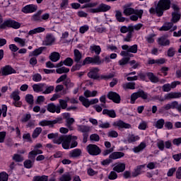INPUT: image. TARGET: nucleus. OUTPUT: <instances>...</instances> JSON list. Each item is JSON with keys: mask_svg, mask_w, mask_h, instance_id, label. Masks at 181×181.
Wrapping results in <instances>:
<instances>
[{"mask_svg": "<svg viewBox=\"0 0 181 181\" xmlns=\"http://www.w3.org/2000/svg\"><path fill=\"white\" fill-rule=\"evenodd\" d=\"M123 13L126 16H130V21L136 22L138 19L142 18V15H144V10L134 9L131 7H124Z\"/></svg>", "mask_w": 181, "mask_h": 181, "instance_id": "nucleus-1", "label": "nucleus"}, {"mask_svg": "<svg viewBox=\"0 0 181 181\" xmlns=\"http://www.w3.org/2000/svg\"><path fill=\"white\" fill-rule=\"evenodd\" d=\"M170 0H159L157 4V16H163V12L170 9Z\"/></svg>", "mask_w": 181, "mask_h": 181, "instance_id": "nucleus-2", "label": "nucleus"}, {"mask_svg": "<svg viewBox=\"0 0 181 181\" xmlns=\"http://www.w3.org/2000/svg\"><path fill=\"white\" fill-rule=\"evenodd\" d=\"M124 156H125V153L123 152H113L109 156V159H105L101 162V165L108 166L111 163V159L115 160L116 159H121V158H124Z\"/></svg>", "mask_w": 181, "mask_h": 181, "instance_id": "nucleus-3", "label": "nucleus"}, {"mask_svg": "<svg viewBox=\"0 0 181 181\" xmlns=\"http://www.w3.org/2000/svg\"><path fill=\"white\" fill-rule=\"evenodd\" d=\"M6 28H12L13 29H19L21 23L15 20H6L0 25V29H6Z\"/></svg>", "mask_w": 181, "mask_h": 181, "instance_id": "nucleus-4", "label": "nucleus"}, {"mask_svg": "<svg viewBox=\"0 0 181 181\" xmlns=\"http://www.w3.org/2000/svg\"><path fill=\"white\" fill-rule=\"evenodd\" d=\"M138 98H142V100H148V93L144 91V90H139V91L134 93L131 95L130 103L131 104H135V101Z\"/></svg>", "mask_w": 181, "mask_h": 181, "instance_id": "nucleus-5", "label": "nucleus"}, {"mask_svg": "<svg viewBox=\"0 0 181 181\" xmlns=\"http://www.w3.org/2000/svg\"><path fill=\"white\" fill-rule=\"evenodd\" d=\"M39 148H42V144H37L34 146V149L28 153V159H30L33 162H35L36 156H37V155H42V153H43V151L39 149Z\"/></svg>", "mask_w": 181, "mask_h": 181, "instance_id": "nucleus-6", "label": "nucleus"}, {"mask_svg": "<svg viewBox=\"0 0 181 181\" xmlns=\"http://www.w3.org/2000/svg\"><path fill=\"white\" fill-rule=\"evenodd\" d=\"M63 121V118L59 117L54 120H42L39 122L40 127H49V128H53L55 124H59Z\"/></svg>", "mask_w": 181, "mask_h": 181, "instance_id": "nucleus-7", "label": "nucleus"}, {"mask_svg": "<svg viewBox=\"0 0 181 181\" xmlns=\"http://www.w3.org/2000/svg\"><path fill=\"white\" fill-rule=\"evenodd\" d=\"M86 151L92 156H98L101 153V148L95 144H89L86 146Z\"/></svg>", "mask_w": 181, "mask_h": 181, "instance_id": "nucleus-8", "label": "nucleus"}, {"mask_svg": "<svg viewBox=\"0 0 181 181\" xmlns=\"http://www.w3.org/2000/svg\"><path fill=\"white\" fill-rule=\"evenodd\" d=\"M111 9V6L105 4H100L96 8H90L89 12L90 13H98L100 12H108Z\"/></svg>", "mask_w": 181, "mask_h": 181, "instance_id": "nucleus-9", "label": "nucleus"}, {"mask_svg": "<svg viewBox=\"0 0 181 181\" xmlns=\"http://www.w3.org/2000/svg\"><path fill=\"white\" fill-rule=\"evenodd\" d=\"M71 139H77V136L71 135H64L62 141V148L64 149H70V144H71Z\"/></svg>", "mask_w": 181, "mask_h": 181, "instance_id": "nucleus-10", "label": "nucleus"}, {"mask_svg": "<svg viewBox=\"0 0 181 181\" xmlns=\"http://www.w3.org/2000/svg\"><path fill=\"white\" fill-rule=\"evenodd\" d=\"M112 125L115 128H118V129L119 131H121V129H129V128H131V124H129L128 123H125L122 120L116 121V122H113Z\"/></svg>", "mask_w": 181, "mask_h": 181, "instance_id": "nucleus-11", "label": "nucleus"}, {"mask_svg": "<svg viewBox=\"0 0 181 181\" xmlns=\"http://www.w3.org/2000/svg\"><path fill=\"white\" fill-rule=\"evenodd\" d=\"M54 42H56V37L52 33H48L46 35V37L43 41L44 46H52L54 45Z\"/></svg>", "mask_w": 181, "mask_h": 181, "instance_id": "nucleus-12", "label": "nucleus"}, {"mask_svg": "<svg viewBox=\"0 0 181 181\" xmlns=\"http://www.w3.org/2000/svg\"><path fill=\"white\" fill-rule=\"evenodd\" d=\"M107 98H109V100H112V101L116 104H119V103H121V96L115 92H109L107 94Z\"/></svg>", "mask_w": 181, "mask_h": 181, "instance_id": "nucleus-13", "label": "nucleus"}, {"mask_svg": "<svg viewBox=\"0 0 181 181\" xmlns=\"http://www.w3.org/2000/svg\"><path fill=\"white\" fill-rule=\"evenodd\" d=\"M36 11H37V6L35 4H29L22 8L23 13H33V12H36Z\"/></svg>", "mask_w": 181, "mask_h": 181, "instance_id": "nucleus-14", "label": "nucleus"}, {"mask_svg": "<svg viewBox=\"0 0 181 181\" xmlns=\"http://www.w3.org/2000/svg\"><path fill=\"white\" fill-rule=\"evenodd\" d=\"M47 110L49 111V112H52V114H54V112L57 114H60V107H59L58 105H56L53 103H49L47 105Z\"/></svg>", "mask_w": 181, "mask_h": 181, "instance_id": "nucleus-15", "label": "nucleus"}, {"mask_svg": "<svg viewBox=\"0 0 181 181\" xmlns=\"http://www.w3.org/2000/svg\"><path fill=\"white\" fill-rule=\"evenodd\" d=\"M98 71H100V69L98 68L91 69L88 73V77H89V78H93V80H98L100 78Z\"/></svg>", "mask_w": 181, "mask_h": 181, "instance_id": "nucleus-16", "label": "nucleus"}, {"mask_svg": "<svg viewBox=\"0 0 181 181\" xmlns=\"http://www.w3.org/2000/svg\"><path fill=\"white\" fill-rule=\"evenodd\" d=\"M83 153V151L80 148H75L69 151V156L72 159H78Z\"/></svg>", "mask_w": 181, "mask_h": 181, "instance_id": "nucleus-17", "label": "nucleus"}, {"mask_svg": "<svg viewBox=\"0 0 181 181\" xmlns=\"http://www.w3.org/2000/svg\"><path fill=\"white\" fill-rule=\"evenodd\" d=\"M122 50H127L129 53H138V45H134L132 46L124 45L122 46Z\"/></svg>", "mask_w": 181, "mask_h": 181, "instance_id": "nucleus-18", "label": "nucleus"}, {"mask_svg": "<svg viewBox=\"0 0 181 181\" xmlns=\"http://www.w3.org/2000/svg\"><path fill=\"white\" fill-rule=\"evenodd\" d=\"M70 101V98L66 97V100L59 99V112H62V110H67L68 103Z\"/></svg>", "mask_w": 181, "mask_h": 181, "instance_id": "nucleus-19", "label": "nucleus"}, {"mask_svg": "<svg viewBox=\"0 0 181 181\" xmlns=\"http://www.w3.org/2000/svg\"><path fill=\"white\" fill-rule=\"evenodd\" d=\"M13 71H15V70H13L11 66L7 65L3 68H1V71H0V74H1V76H9V74H12V73H13Z\"/></svg>", "mask_w": 181, "mask_h": 181, "instance_id": "nucleus-20", "label": "nucleus"}, {"mask_svg": "<svg viewBox=\"0 0 181 181\" xmlns=\"http://www.w3.org/2000/svg\"><path fill=\"white\" fill-rule=\"evenodd\" d=\"M180 92H171L165 95V100H173L175 98H180Z\"/></svg>", "mask_w": 181, "mask_h": 181, "instance_id": "nucleus-21", "label": "nucleus"}, {"mask_svg": "<svg viewBox=\"0 0 181 181\" xmlns=\"http://www.w3.org/2000/svg\"><path fill=\"white\" fill-rule=\"evenodd\" d=\"M46 49L45 47H40L37 49H35L34 51L29 53V57H37L40 54H42L43 53V50Z\"/></svg>", "mask_w": 181, "mask_h": 181, "instance_id": "nucleus-22", "label": "nucleus"}, {"mask_svg": "<svg viewBox=\"0 0 181 181\" xmlns=\"http://www.w3.org/2000/svg\"><path fill=\"white\" fill-rule=\"evenodd\" d=\"M81 59H83V54H81L78 49H74V62H75V63H81Z\"/></svg>", "mask_w": 181, "mask_h": 181, "instance_id": "nucleus-23", "label": "nucleus"}, {"mask_svg": "<svg viewBox=\"0 0 181 181\" xmlns=\"http://www.w3.org/2000/svg\"><path fill=\"white\" fill-rule=\"evenodd\" d=\"M171 22L173 23H177L180 21L181 13L180 11H173L172 13Z\"/></svg>", "mask_w": 181, "mask_h": 181, "instance_id": "nucleus-24", "label": "nucleus"}, {"mask_svg": "<svg viewBox=\"0 0 181 181\" xmlns=\"http://www.w3.org/2000/svg\"><path fill=\"white\" fill-rule=\"evenodd\" d=\"M33 90L35 93H43L45 91V83L33 85Z\"/></svg>", "mask_w": 181, "mask_h": 181, "instance_id": "nucleus-25", "label": "nucleus"}, {"mask_svg": "<svg viewBox=\"0 0 181 181\" xmlns=\"http://www.w3.org/2000/svg\"><path fill=\"white\" fill-rule=\"evenodd\" d=\"M173 28V22H165L161 28H159V30L160 31H164V32H168V30H170Z\"/></svg>", "mask_w": 181, "mask_h": 181, "instance_id": "nucleus-26", "label": "nucleus"}, {"mask_svg": "<svg viewBox=\"0 0 181 181\" xmlns=\"http://www.w3.org/2000/svg\"><path fill=\"white\" fill-rule=\"evenodd\" d=\"M103 115H107L110 118H115L117 117V113H115V110H114L104 109L103 110Z\"/></svg>", "mask_w": 181, "mask_h": 181, "instance_id": "nucleus-27", "label": "nucleus"}, {"mask_svg": "<svg viewBox=\"0 0 181 181\" xmlns=\"http://www.w3.org/2000/svg\"><path fill=\"white\" fill-rule=\"evenodd\" d=\"M139 140V136H136L134 134H129L127 137V140H124L125 144H132L134 142H136V141Z\"/></svg>", "mask_w": 181, "mask_h": 181, "instance_id": "nucleus-28", "label": "nucleus"}, {"mask_svg": "<svg viewBox=\"0 0 181 181\" xmlns=\"http://www.w3.org/2000/svg\"><path fill=\"white\" fill-rule=\"evenodd\" d=\"M146 76L151 83H159V78L156 76L155 74H153V73L148 72L146 74Z\"/></svg>", "mask_w": 181, "mask_h": 181, "instance_id": "nucleus-29", "label": "nucleus"}, {"mask_svg": "<svg viewBox=\"0 0 181 181\" xmlns=\"http://www.w3.org/2000/svg\"><path fill=\"white\" fill-rule=\"evenodd\" d=\"M146 148V144L145 142H141L138 146H136L133 148V151L134 153H139V152H142L144 149Z\"/></svg>", "mask_w": 181, "mask_h": 181, "instance_id": "nucleus-30", "label": "nucleus"}, {"mask_svg": "<svg viewBox=\"0 0 181 181\" xmlns=\"http://www.w3.org/2000/svg\"><path fill=\"white\" fill-rule=\"evenodd\" d=\"M91 53H95L96 56H98L101 53V47L100 45H93L90 47Z\"/></svg>", "mask_w": 181, "mask_h": 181, "instance_id": "nucleus-31", "label": "nucleus"}, {"mask_svg": "<svg viewBox=\"0 0 181 181\" xmlns=\"http://www.w3.org/2000/svg\"><path fill=\"white\" fill-rule=\"evenodd\" d=\"M113 170L115 172H117V173H121V172H124L125 170V163H119L117 164L114 168Z\"/></svg>", "mask_w": 181, "mask_h": 181, "instance_id": "nucleus-32", "label": "nucleus"}, {"mask_svg": "<svg viewBox=\"0 0 181 181\" xmlns=\"http://www.w3.org/2000/svg\"><path fill=\"white\" fill-rule=\"evenodd\" d=\"M45 30H46L45 28L38 27V28H34L33 30H30L28 33V35L32 36L33 35H36V33H42V32H45Z\"/></svg>", "mask_w": 181, "mask_h": 181, "instance_id": "nucleus-33", "label": "nucleus"}, {"mask_svg": "<svg viewBox=\"0 0 181 181\" xmlns=\"http://www.w3.org/2000/svg\"><path fill=\"white\" fill-rule=\"evenodd\" d=\"M158 43L160 45V46H169L170 45V40L161 37L158 38Z\"/></svg>", "mask_w": 181, "mask_h": 181, "instance_id": "nucleus-34", "label": "nucleus"}, {"mask_svg": "<svg viewBox=\"0 0 181 181\" xmlns=\"http://www.w3.org/2000/svg\"><path fill=\"white\" fill-rule=\"evenodd\" d=\"M49 59L51 62L56 63V62H59V60H60V54H59V52H54L49 55Z\"/></svg>", "mask_w": 181, "mask_h": 181, "instance_id": "nucleus-35", "label": "nucleus"}, {"mask_svg": "<svg viewBox=\"0 0 181 181\" xmlns=\"http://www.w3.org/2000/svg\"><path fill=\"white\" fill-rule=\"evenodd\" d=\"M161 111H169V110H175V101L168 103L161 107Z\"/></svg>", "mask_w": 181, "mask_h": 181, "instance_id": "nucleus-36", "label": "nucleus"}, {"mask_svg": "<svg viewBox=\"0 0 181 181\" xmlns=\"http://www.w3.org/2000/svg\"><path fill=\"white\" fill-rule=\"evenodd\" d=\"M124 90H135V82H128L122 85Z\"/></svg>", "mask_w": 181, "mask_h": 181, "instance_id": "nucleus-37", "label": "nucleus"}, {"mask_svg": "<svg viewBox=\"0 0 181 181\" xmlns=\"http://www.w3.org/2000/svg\"><path fill=\"white\" fill-rule=\"evenodd\" d=\"M52 91H54V86H47L45 83L44 90L42 94H50Z\"/></svg>", "mask_w": 181, "mask_h": 181, "instance_id": "nucleus-38", "label": "nucleus"}, {"mask_svg": "<svg viewBox=\"0 0 181 181\" xmlns=\"http://www.w3.org/2000/svg\"><path fill=\"white\" fill-rule=\"evenodd\" d=\"M121 33H127V32H134V25H129L128 27L124 25L120 28Z\"/></svg>", "mask_w": 181, "mask_h": 181, "instance_id": "nucleus-39", "label": "nucleus"}, {"mask_svg": "<svg viewBox=\"0 0 181 181\" xmlns=\"http://www.w3.org/2000/svg\"><path fill=\"white\" fill-rule=\"evenodd\" d=\"M79 101H81V103H82V105L84 107H86V108H88V107H90V100L86 98L84 96H80Z\"/></svg>", "mask_w": 181, "mask_h": 181, "instance_id": "nucleus-40", "label": "nucleus"}, {"mask_svg": "<svg viewBox=\"0 0 181 181\" xmlns=\"http://www.w3.org/2000/svg\"><path fill=\"white\" fill-rule=\"evenodd\" d=\"M49 180V176L47 175H36L33 178V181H47Z\"/></svg>", "mask_w": 181, "mask_h": 181, "instance_id": "nucleus-41", "label": "nucleus"}, {"mask_svg": "<svg viewBox=\"0 0 181 181\" xmlns=\"http://www.w3.org/2000/svg\"><path fill=\"white\" fill-rule=\"evenodd\" d=\"M99 128H102L103 129H107L108 128H111V124L110 122H103L102 120L98 121Z\"/></svg>", "mask_w": 181, "mask_h": 181, "instance_id": "nucleus-42", "label": "nucleus"}, {"mask_svg": "<svg viewBox=\"0 0 181 181\" xmlns=\"http://www.w3.org/2000/svg\"><path fill=\"white\" fill-rule=\"evenodd\" d=\"M11 98H13V101H19L21 96H19V90H14L10 95Z\"/></svg>", "mask_w": 181, "mask_h": 181, "instance_id": "nucleus-43", "label": "nucleus"}, {"mask_svg": "<svg viewBox=\"0 0 181 181\" xmlns=\"http://www.w3.org/2000/svg\"><path fill=\"white\" fill-rule=\"evenodd\" d=\"M97 90L90 91L89 90H85L83 95L86 97V98H88L90 97H95L97 95Z\"/></svg>", "mask_w": 181, "mask_h": 181, "instance_id": "nucleus-44", "label": "nucleus"}, {"mask_svg": "<svg viewBox=\"0 0 181 181\" xmlns=\"http://www.w3.org/2000/svg\"><path fill=\"white\" fill-rule=\"evenodd\" d=\"M115 74L114 73H110L106 75H100L99 76V80H110V78H113Z\"/></svg>", "mask_w": 181, "mask_h": 181, "instance_id": "nucleus-45", "label": "nucleus"}, {"mask_svg": "<svg viewBox=\"0 0 181 181\" xmlns=\"http://www.w3.org/2000/svg\"><path fill=\"white\" fill-rule=\"evenodd\" d=\"M165 125V119H158L156 124H155V127L156 128H157L158 129H162V128H163V126Z\"/></svg>", "mask_w": 181, "mask_h": 181, "instance_id": "nucleus-46", "label": "nucleus"}, {"mask_svg": "<svg viewBox=\"0 0 181 181\" xmlns=\"http://www.w3.org/2000/svg\"><path fill=\"white\" fill-rule=\"evenodd\" d=\"M25 100L28 104L30 105H33L34 99H33V95L32 94H27L25 97Z\"/></svg>", "mask_w": 181, "mask_h": 181, "instance_id": "nucleus-47", "label": "nucleus"}, {"mask_svg": "<svg viewBox=\"0 0 181 181\" xmlns=\"http://www.w3.org/2000/svg\"><path fill=\"white\" fill-rule=\"evenodd\" d=\"M74 122H76V120L74 119V118L69 117L66 120V127H67L68 128H69V129L71 130V128H72L71 125H73Z\"/></svg>", "mask_w": 181, "mask_h": 181, "instance_id": "nucleus-48", "label": "nucleus"}, {"mask_svg": "<svg viewBox=\"0 0 181 181\" xmlns=\"http://www.w3.org/2000/svg\"><path fill=\"white\" fill-rule=\"evenodd\" d=\"M78 131L79 132H90V127L86 125H79L78 126Z\"/></svg>", "mask_w": 181, "mask_h": 181, "instance_id": "nucleus-49", "label": "nucleus"}, {"mask_svg": "<svg viewBox=\"0 0 181 181\" xmlns=\"http://www.w3.org/2000/svg\"><path fill=\"white\" fill-rule=\"evenodd\" d=\"M115 16L118 22H125V17H122V13L121 11H116Z\"/></svg>", "mask_w": 181, "mask_h": 181, "instance_id": "nucleus-50", "label": "nucleus"}, {"mask_svg": "<svg viewBox=\"0 0 181 181\" xmlns=\"http://www.w3.org/2000/svg\"><path fill=\"white\" fill-rule=\"evenodd\" d=\"M92 59V64H101L102 63H104V61H101L100 59V56L96 55L93 57H91Z\"/></svg>", "mask_w": 181, "mask_h": 181, "instance_id": "nucleus-51", "label": "nucleus"}, {"mask_svg": "<svg viewBox=\"0 0 181 181\" xmlns=\"http://www.w3.org/2000/svg\"><path fill=\"white\" fill-rule=\"evenodd\" d=\"M73 63H74V61L71 57H67L63 62L64 66H67L68 67H71L73 66Z\"/></svg>", "mask_w": 181, "mask_h": 181, "instance_id": "nucleus-52", "label": "nucleus"}, {"mask_svg": "<svg viewBox=\"0 0 181 181\" xmlns=\"http://www.w3.org/2000/svg\"><path fill=\"white\" fill-rule=\"evenodd\" d=\"M60 181H71V175L70 173H67L61 176L59 178Z\"/></svg>", "mask_w": 181, "mask_h": 181, "instance_id": "nucleus-53", "label": "nucleus"}, {"mask_svg": "<svg viewBox=\"0 0 181 181\" xmlns=\"http://www.w3.org/2000/svg\"><path fill=\"white\" fill-rule=\"evenodd\" d=\"M42 134V128L41 127H37L33 132L32 137L35 139L39 136Z\"/></svg>", "mask_w": 181, "mask_h": 181, "instance_id": "nucleus-54", "label": "nucleus"}, {"mask_svg": "<svg viewBox=\"0 0 181 181\" xmlns=\"http://www.w3.org/2000/svg\"><path fill=\"white\" fill-rule=\"evenodd\" d=\"M56 71L58 74H63V73H69V71H70V69L66 66H62L59 69H56Z\"/></svg>", "mask_w": 181, "mask_h": 181, "instance_id": "nucleus-55", "label": "nucleus"}, {"mask_svg": "<svg viewBox=\"0 0 181 181\" xmlns=\"http://www.w3.org/2000/svg\"><path fill=\"white\" fill-rule=\"evenodd\" d=\"M35 161H33L30 158L24 161V166L26 169H30L33 166Z\"/></svg>", "mask_w": 181, "mask_h": 181, "instance_id": "nucleus-56", "label": "nucleus"}, {"mask_svg": "<svg viewBox=\"0 0 181 181\" xmlns=\"http://www.w3.org/2000/svg\"><path fill=\"white\" fill-rule=\"evenodd\" d=\"M14 41L16 42L17 43H19V45H21V47H23V46H25V45H26V40L22 39L18 37H15Z\"/></svg>", "mask_w": 181, "mask_h": 181, "instance_id": "nucleus-57", "label": "nucleus"}, {"mask_svg": "<svg viewBox=\"0 0 181 181\" xmlns=\"http://www.w3.org/2000/svg\"><path fill=\"white\" fill-rule=\"evenodd\" d=\"M129 60H130L129 57H124L120 59L118 62V64H119V66H125V64H128V62H129Z\"/></svg>", "mask_w": 181, "mask_h": 181, "instance_id": "nucleus-58", "label": "nucleus"}, {"mask_svg": "<svg viewBox=\"0 0 181 181\" xmlns=\"http://www.w3.org/2000/svg\"><path fill=\"white\" fill-rule=\"evenodd\" d=\"M107 136L109 138H118V132L115 130H110L107 132Z\"/></svg>", "mask_w": 181, "mask_h": 181, "instance_id": "nucleus-59", "label": "nucleus"}, {"mask_svg": "<svg viewBox=\"0 0 181 181\" xmlns=\"http://www.w3.org/2000/svg\"><path fill=\"white\" fill-rule=\"evenodd\" d=\"M33 81H35V83H39V81H42V75H40V74H33Z\"/></svg>", "mask_w": 181, "mask_h": 181, "instance_id": "nucleus-60", "label": "nucleus"}, {"mask_svg": "<svg viewBox=\"0 0 181 181\" xmlns=\"http://www.w3.org/2000/svg\"><path fill=\"white\" fill-rule=\"evenodd\" d=\"M13 160L16 162H23V156L19 154H14L13 156Z\"/></svg>", "mask_w": 181, "mask_h": 181, "instance_id": "nucleus-61", "label": "nucleus"}, {"mask_svg": "<svg viewBox=\"0 0 181 181\" xmlns=\"http://www.w3.org/2000/svg\"><path fill=\"white\" fill-rule=\"evenodd\" d=\"M90 140L94 142H98L100 141V136L97 134H93L90 136Z\"/></svg>", "mask_w": 181, "mask_h": 181, "instance_id": "nucleus-62", "label": "nucleus"}, {"mask_svg": "<svg viewBox=\"0 0 181 181\" xmlns=\"http://www.w3.org/2000/svg\"><path fill=\"white\" fill-rule=\"evenodd\" d=\"M148 128V123L145 121H141V122L139 125V129H141L142 131H145Z\"/></svg>", "mask_w": 181, "mask_h": 181, "instance_id": "nucleus-63", "label": "nucleus"}, {"mask_svg": "<svg viewBox=\"0 0 181 181\" xmlns=\"http://www.w3.org/2000/svg\"><path fill=\"white\" fill-rule=\"evenodd\" d=\"M8 177H9V175L6 173H0V181H8Z\"/></svg>", "mask_w": 181, "mask_h": 181, "instance_id": "nucleus-64", "label": "nucleus"}]
</instances>
